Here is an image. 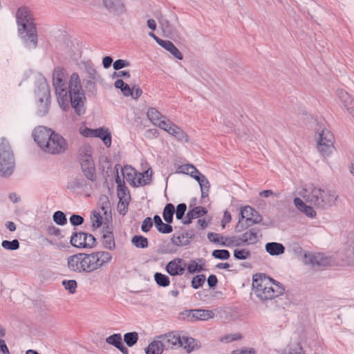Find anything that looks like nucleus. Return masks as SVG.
<instances>
[{
	"instance_id": "6e6552de",
	"label": "nucleus",
	"mask_w": 354,
	"mask_h": 354,
	"mask_svg": "<svg viewBox=\"0 0 354 354\" xmlns=\"http://www.w3.org/2000/svg\"><path fill=\"white\" fill-rule=\"evenodd\" d=\"M84 272H92L104 265L109 263L112 259L110 252L106 251L94 252L90 254L84 253Z\"/></svg>"
},
{
	"instance_id": "052dcab7",
	"label": "nucleus",
	"mask_w": 354,
	"mask_h": 354,
	"mask_svg": "<svg viewBox=\"0 0 354 354\" xmlns=\"http://www.w3.org/2000/svg\"><path fill=\"white\" fill-rule=\"evenodd\" d=\"M187 270L189 273H194L203 270L202 266L198 265L195 261H192L187 266Z\"/></svg>"
},
{
	"instance_id": "ea45409f",
	"label": "nucleus",
	"mask_w": 354,
	"mask_h": 354,
	"mask_svg": "<svg viewBox=\"0 0 354 354\" xmlns=\"http://www.w3.org/2000/svg\"><path fill=\"white\" fill-rule=\"evenodd\" d=\"M114 86L116 88L120 89L125 97H129V95H131V87L122 80H117L114 83Z\"/></svg>"
},
{
	"instance_id": "680f3d73",
	"label": "nucleus",
	"mask_w": 354,
	"mask_h": 354,
	"mask_svg": "<svg viewBox=\"0 0 354 354\" xmlns=\"http://www.w3.org/2000/svg\"><path fill=\"white\" fill-rule=\"evenodd\" d=\"M130 66L129 62L124 59H117L113 64V67L114 70L119 71L124 67H127Z\"/></svg>"
},
{
	"instance_id": "f3484780",
	"label": "nucleus",
	"mask_w": 354,
	"mask_h": 354,
	"mask_svg": "<svg viewBox=\"0 0 354 354\" xmlns=\"http://www.w3.org/2000/svg\"><path fill=\"white\" fill-rule=\"evenodd\" d=\"M260 229L257 227L251 228L244 232L241 236H238L239 246L242 245H253L259 241ZM261 235L260 234V236Z\"/></svg>"
},
{
	"instance_id": "13d9d810",
	"label": "nucleus",
	"mask_w": 354,
	"mask_h": 354,
	"mask_svg": "<svg viewBox=\"0 0 354 354\" xmlns=\"http://www.w3.org/2000/svg\"><path fill=\"white\" fill-rule=\"evenodd\" d=\"M160 24L162 29V31L165 32V34L167 35H171L174 33L173 28L167 20L161 19L160 21Z\"/></svg>"
},
{
	"instance_id": "412c9836",
	"label": "nucleus",
	"mask_w": 354,
	"mask_h": 354,
	"mask_svg": "<svg viewBox=\"0 0 354 354\" xmlns=\"http://www.w3.org/2000/svg\"><path fill=\"white\" fill-rule=\"evenodd\" d=\"M336 95L348 113L354 117V101L351 96L342 88L337 89Z\"/></svg>"
},
{
	"instance_id": "774afa93",
	"label": "nucleus",
	"mask_w": 354,
	"mask_h": 354,
	"mask_svg": "<svg viewBox=\"0 0 354 354\" xmlns=\"http://www.w3.org/2000/svg\"><path fill=\"white\" fill-rule=\"evenodd\" d=\"M129 203V202H128V201H126V203H125V201H124V203H122V201H119L118 204V209L119 213L121 215L124 216L127 214V210H128Z\"/></svg>"
},
{
	"instance_id": "0eeeda50",
	"label": "nucleus",
	"mask_w": 354,
	"mask_h": 354,
	"mask_svg": "<svg viewBox=\"0 0 354 354\" xmlns=\"http://www.w3.org/2000/svg\"><path fill=\"white\" fill-rule=\"evenodd\" d=\"M15 168V158L8 142L1 139L0 144V176L7 177L10 176Z\"/></svg>"
},
{
	"instance_id": "7c9ffc66",
	"label": "nucleus",
	"mask_w": 354,
	"mask_h": 354,
	"mask_svg": "<svg viewBox=\"0 0 354 354\" xmlns=\"http://www.w3.org/2000/svg\"><path fill=\"white\" fill-rule=\"evenodd\" d=\"M153 221L158 232L162 234H169L172 232V226L170 225L169 223H163L160 216L155 215L153 217Z\"/></svg>"
},
{
	"instance_id": "473e14b6",
	"label": "nucleus",
	"mask_w": 354,
	"mask_h": 354,
	"mask_svg": "<svg viewBox=\"0 0 354 354\" xmlns=\"http://www.w3.org/2000/svg\"><path fill=\"white\" fill-rule=\"evenodd\" d=\"M160 46L169 51L175 58L179 60L183 59V57L182 53L171 41L167 40L161 41Z\"/></svg>"
},
{
	"instance_id": "37998d69",
	"label": "nucleus",
	"mask_w": 354,
	"mask_h": 354,
	"mask_svg": "<svg viewBox=\"0 0 354 354\" xmlns=\"http://www.w3.org/2000/svg\"><path fill=\"white\" fill-rule=\"evenodd\" d=\"M154 280L161 287H167L170 284L169 278L160 272H156L154 274Z\"/></svg>"
},
{
	"instance_id": "dca6fc26",
	"label": "nucleus",
	"mask_w": 354,
	"mask_h": 354,
	"mask_svg": "<svg viewBox=\"0 0 354 354\" xmlns=\"http://www.w3.org/2000/svg\"><path fill=\"white\" fill-rule=\"evenodd\" d=\"M186 267L187 264L182 259L176 258L167 264L165 270L171 276H178L184 274Z\"/></svg>"
},
{
	"instance_id": "f257e3e1",
	"label": "nucleus",
	"mask_w": 354,
	"mask_h": 354,
	"mask_svg": "<svg viewBox=\"0 0 354 354\" xmlns=\"http://www.w3.org/2000/svg\"><path fill=\"white\" fill-rule=\"evenodd\" d=\"M67 75L64 68L59 66L54 68L53 86L57 101L62 109L66 110L71 105L75 112L81 115L85 112L86 97L80 76L77 73H72L67 85Z\"/></svg>"
},
{
	"instance_id": "bf43d9fd",
	"label": "nucleus",
	"mask_w": 354,
	"mask_h": 354,
	"mask_svg": "<svg viewBox=\"0 0 354 354\" xmlns=\"http://www.w3.org/2000/svg\"><path fill=\"white\" fill-rule=\"evenodd\" d=\"M187 210V205L185 203H180L176 207V217L178 220H181Z\"/></svg>"
},
{
	"instance_id": "4468645a",
	"label": "nucleus",
	"mask_w": 354,
	"mask_h": 354,
	"mask_svg": "<svg viewBox=\"0 0 354 354\" xmlns=\"http://www.w3.org/2000/svg\"><path fill=\"white\" fill-rule=\"evenodd\" d=\"M53 132L51 129L45 127H39L33 131L32 136L34 140L42 151L45 149V145L49 141Z\"/></svg>"
},
{
	"instance_id": "cd10ccee",
	"label": "nucleus",
	"mask_w": 354,
	"mask_h": 354,
	"mask_svg": "<svg viewBox=\"0 0 354 354\" xmlns=\"http://www.w3.org/2000/svg\"><path fill=\"white\" fill-rule=\"evenodd\" d=\"M266 251L272 256L282 254L285 252V247L279 243L270 242L266 244Z\"/></svg>"
},
{
	"instance_id": "864d4df0",
	"label": "nucleus",
	"mask_w": 354,
	"mask_h": 354,
	"mask_svg": "<svg viewBox=\"0 0 354 354\" xmlns=\"http://www.w3.org/2000/svg\"><path fill=\"white\" fill-rule=\"evenodd\" d=\"M157 125L169 134L171 131V129L174 128L173 126L176 124L166 118V119H162L160 121Z\"/></svg>"
},
{
	"instance_id": "20e7f679",
	"label": "nucleus",
	"mask_w": 354,
	"mask_h": 354,
	"mask_svg": "<svg viewBox=\"0 0 354 354\" xmlns=\"http://www.w3.org/2000/svg\"><path fill=\"white\" fill-rule=\"evenodd\" d=\"M252 287L254 294L261 300L272 299L284 292L283 286L269 277L257 279L253 277Z\"/></svg>"
},
{
	"instance_id": "e2e57ef3",
	"label": "nucleus",
	"mask_w": 354,
	"mask_h": 354,
	"mask_svg": "<svg viewBox=\"0 0 354 354\" xmlns=\"http://www.w3.org/2000/svg\"><path fill=\"white\" fill-rule=\"evenodd\" d=\"M92 227L94 229L98 228L102 225V216L99 213H95L93 216L91 218Z\"/></svg>"
},
{
	"instance_id": "f03ea898",
	"label": "nucleus",
	"mask_w": 354,
	"mask_h": 354,
	"mask_svg": "<svg viewBox=\"0 0 354 354\" xmlns=\"http://www.w3.org/2000/svg\"><path fill=\"white\" fill-rule=\"evenodd\" d=\"M19 36L24 46L30 50L37 47V30L32 13L28 7L19 8L16 13Z\"/></svg>"
},
{
	"instance_id": "4c0bfd02",
	"label": "nucleus",
	"mask_w": 354,
	"mask_h": 354,
	"mask_svg": "<svg viewBox=\"0 0 354 354\" xmlns=\"http://www.w3.org/2000/svg\"><path fill=\"white\" fill-rule=\"evenodd\" d=\"M148 118L156 125L160 122L162 119H166L165 115H162L156 109L149 108L147 111Z\"/></svg>"
},
{
	"instance_id": "6e6d98bb",
	"label": "nucleus",
	"mask_w": 354,
	"mask_h": 354,
	"mask_svg": "<svg viewBox=\"0 0 354 354\" xmlns=\"http://www.w3.org/2000/svg\"><path fill=\"white\" fill-rule=\"evenodd\" d=\"M205 281V276L204 274H198L194 277L192 281V286L194 289H198L203 285Z\"/></svg>"
},
{
	"instance_id": "f8f14e48",
	"label": "nucleus",
	"mask_w": 354,
	"mask_h": 354,
	"mask_svg": "<svg viewBox=\"0 0 354 354\" xmlns=\"http://www.w3.org/2000/svg\"><path fill=\"white\" fill-rule=\"evenodd\" d=\"M39 91L43 90V97H39L38 113L43 116L48 112L50 102V93L46 81L40 84Z\"/></svg>"
},
{
	"instance_id": "a211bd4d",
	"label": "nucleus",
	"mask_w": 354,
	"mask_h": 354,
	"mask_svg": "<svg viewBox=\"0 0 354 354\" xmlns=\"http://www.w3.org/2000/svg\"><path fill=\"white\" fill-rule=\"evenodd\" d=\"M185 313L191 322L208 320L214 315L212 310L206 309H192L187 310Z\"/></svg>"
},
{
	"instance_id": "c756f323",
	"label": "nucleus",
	"mask_w": 354,
	"mask_h": 354,
	"mask_svg": "<svg viewBox=\"0 0 354 354\" xmlns=\"http://www.w3.org/2000/svg\"><path fill=\"white\" fill-rule=\"evenodd\" d=\"M281 354H305V351L299 342H290Z\"/></svg>"
},
{
	"instance_id": "49530a36",
	"label": "nucleus",
	"mask_w": 354,
	"mask_h": 354,
	"mask_svg": "<svg viewBox=\"0 0 354 354\" xmlns=\"http://www.w3.org/2000/svg\"><path fill=\"white\" fill-rule=\"evenodd\" d=\"M178 172L193 176V173H198V169L191 164L182 165L178 168Z\"/></svg>"
},
{
	"instance_id": "5fc2aeb1",
	"label": "nucleus",
	"mask_w": 354,
	"mask_h": 354,
	"mask_svg": "<svg viewBox=\"0 0 354 354\" xmlns=\"http://www.w3.org/2000/svg\"><path fill=\"white\" fill-rule=\"evenodd\" d=\"M62 285L66 290H68L70 293H75L77 287V281L74 279L64 280Z\"/></svg>"
},
{
	"instance_id": "393cba45",
	"label": "nucleus",
	"mask_w": 354,
	"mask_h": 354,
	"mask_svg": "<svg viewBox=\"0 0 354 354\" xmlns=\"http://www.w3.org/2000/svg\"><path fill=\"white\" fill-rule=\"evenodd\" d=\"M93 137L94 138H100L104 144L107 147H109L111 145V134L110 131L107 128H98L94 129V131H93Z\"/></svg>"
},
{
	"instance_id": "3c124183",
	"label": "nucleus",
	"mask_w": 354,
	"mask_h": 354,
	"mask_svg": "<svg viewBox=\"0 0 354 354\" xmlns=\"http://www.w3.org/2000/svg\"><path fill=\"white\" fill-rule=\"evenodd\" d=\"M54 222L57 225H64L67 223V219L65 214L62 211H57L53 216Z\"/></svg>"
},
{
	"instance_id": "9b49d317",
	"label": "nucleus",
	"mask_w": 354,
	"mask_h": 354,
	"mask_svg": "<svg viewBox=\"0 0 354 354\" xmlns=\"http://www.w3.org/2000/svg\"><path fill=\"white\" fill-rule=\"evenodd\" d=\"M303 261L306 265L317 267H326L334 264L331 257L324 253L307 254L304 252Z\"/></svg>"
},
{
	"instance_id": "aec40b11",
	"label": "nucleus",
	"mask_w": 354,
	"mask_h": 354,
	"mask_svg": "<svg viewBox=\"0 0 354 354\" xmlns=\"http://www.w3.org/2000/svg\"><path fill=\"white\" fill-rule=\"evenodd\" d=\"M242 218H245L252 224L259 223L262 221L261 215L250 206H245L241 210Z\"/></svg>"
},
{
	"instance_id": "72a5a7b5",
	"label": "nucleus",
	"mask_w": 354,
	"mask_h": 354,
	"mask_svg": "<svg viewBox=\"0 0 354 354\" xmlns=\"http://www.w3.org/2000/svg\"><path fill=\"white\" fill-rule=\"evenodd\" d=\"M151 169H147L142 173H137L136 186H144L149 184L151 181Z\"/></svg>"
},
{
	"instance_id": "423d86ee",
	"label": "nucleus",
	"mask_w": 354,
	"mask_h": 354,
	"mask_svg": "<svg viewBox=\"0 0 354 354\" xmlns=\"http://www.w3.org/2000/svg\"><path fill=\"white\" fill-rule=\"evenodd\" d=\"M180 343V336L172 333L160 335L149 344L146 349V354H162L164 350L178 347Z\"/></svg>"
},
{
	"instance_id": "4d7b16f0",
	"label": "nucleus",
	"mask_w": 354,
	"mask_h": 354,
	"mask_svg": "<svg viewBox=\"0 0 354 354\" xmlns=\"http://www.w3.org/2000/svg\"><path fill=\"white\" fill-rule=\"evenodd\" d=\"M185 239L183 234L174 235L171 239V243L177 246L186 245L188 243V241Z\"/></svg>"
},
{
	"instance_id": "c9c22d12",
	"label": "nucleus",
	"mask_w": 354,
	"mask_h": 354,
	"mask_svg": "<svg viewBox=\"0 0 354 354\" xmlns=\"http://www.w3.org/2000/svg\"><path fill=\"white\" fill-rule=\"evenodd\" d=\"M82 172L88 180L95 182L96 180V172L94 162L88 164L81 167Z\"/></svg>"
},
{
	"instance_id": "69168bd1",
	"label": "nucleus",
	"mask_w": 354,
	"mask_h": 354,
	"mask_svg": "<svg viewBox=\"0 0 354 354\" xmlns=\"http://www.w3.org/2000/svg\"><path fill=\"white\" fill-rule=\"evenodd\" d=\"M142 89L138 85L134 84L131 87V95H129V96L134 100H138L142 95Z\"/></svg>"
},
{
	"instance_id": "9d476101",
	"label": "nucleus",
	"mask_w": 354,
	"mask_h": 354,
	"mask_svg": "<svg viewBox=\"0 0 354 354\" xmlns=\"http://www.w3.org/2000/svg\"><path fill=\"white\" fill-rule=\"evenodd\" d=\"M71 244L75 248H91L95 243V238L83 232H74L70 239Z\"/></svg>"
},
{
	"instance_id": "a878e982",
	"label": "nucleus",
	"mask_w": 354,
	"mask_h": 354,
	"mask_svg": "<svg viewBox=\"0 0 354 354\" xmlns=\"http://www.w3.org/2000/svg\"><path fill=\"white\" fill-rule=\"evenodd\" d=\"M200 346V345H197L195 339L185 336L180 337V343L178 345V347H183L187 353H191Z\"/></svg>"
},
{
	"instance_id": "8fccbe9b",
	"label": "nucleus",
	"mask_w": 354,
	"mask_h": 354,
	"mask_svg": "<svg viewBox=\"0 0 354 354\" xmlns=\"http://www.w3.org/2000/svg\"><path fill=\"white\" fill-rule=\"evenodd\" d=\"M202 179L203 180H201L199 185L201 191V197L203 198L208 196L210 184L205 176L202 177Z\"/></svg>"
},
{
	"instance_id": "a19ab883",
	"label": "nucleus",
	"mask_w": 354,
	"mask_h": 354,
	"mask_svg": "<svg viewBox=\"0 0 354 354\" xmlns=\"http://www.w3.org/2000/svg\"><path fill=\"white\" fill-rule=\"evenodd\" d=\"M131 243L138 248H147L149 245L148 239L141 235H136L131 239Z\"/></svg>"
},
{
	"instance_id": "7ed1b4c3",
	"label": "nucleus",
	"mask_w": 354,
	"mask_h": 354,
	"mask_svg": "<svg viewBox=\"0 0 354 354\" xmlns=\"http://www.w3.org/2000/svg\"><path fill=\"white\" fill-rule=\"evenodd\" d=\"M298 194L305 201L319 209H328L335 205L338 194L330 189L321 188L313 185L303 187Z\"/></svg>"
},
{
	"instance_id": "1a4fd4ad",
	"label": "nucleus",
	"mask_w": 354,
	"mask_h": 354,
	"mask_svg": "<svg viewBox=\"0 0 354 354\" xmlns=\"http://www.w3.org/2000/svg\"><path fill=\"white\" fill-rule=\"evenodd\" d=\"M67 149L66 140L61 135L54 131L49 141L45 145L43 151L50 154H60L64 153Z\"/></svg>"
},
{
	"instance_id": "4be33fe9",
	"label": "nucleus",
	"mask_w": 354,
	"mask_h": 354,
	"mask_svg": "<svg viewBox=\"0 0 354 354\" xmlns=\"http://www.w3.org/2000/svg\"><path fill=\"white\" fill-rule=\"evenodd\" d=\"M86 180L82 176H76L71 179L67 184V189L73 192H79L87 189Z\"/></svg>"
},
{
	"instance_id": "603ef678",
	"label": "nucleus",
	"mask_w": 354,
	"mask_h": 354,
	"mask_svg": "<svg viewBox=\"0 0 354 354\" xmlns=\"http://www.w3.org/2000/svg\"><path fill=\"white\" fill-rule=\"evenodd\" d=\"M212 255L215 258L221 260H227L230 258V252L227 250H214L212 252Z\"/></svg>"
},
{
	"instance_id": "f704fd0d",
	"label": "nucleus",
	"mask_w": 354,
	"mask_h": 354,
	"mask_svg": "<svg viewBox=\"0 0 354 354\" xmlns=\"http://www.w3.org/2000/svg\"><path fill=\"white\" fill-rule=\"evenodd\" d=\"M123 176L132 185H136V176L137 171L131 167H124L122 169Z\"/></svg>"
},
{
	"instance_id": "09e8293b",
	"label": "nucleus",
	"mask_w": 354,
	"mask_h": 354,
	"mask_svg": "<svg viewBox=\"0 0 354 354\" xmlns=\"http://www.w3.org/2000/svg\"><path fill=\"white\" fill-rule=\"evenodd\" d=\"M194 218H200L207 213L206 208L202 206H197L190 209L188 212Z\"/></svg>"
},
{
	"instance_id": "2eb2a0df",
	"label": "nucleus",
	"mask_w": 354,
	"mask_h": 354,
	"mask_svg": "<svg viewBox=\"0 0 354 354\" xmlns=\"http://www.w3.org/2000/svg\"><path fill=\"white\" fill-rule=\"evenodd\" d=\"M67 266L69 270L77 273H85L84 253H77L68 257Z\"/></svg>"
},
{
	"instance_id": "2f4dec72",
	"label": "nucleus",
	"mask_w": 354,
	"mask_h": 354,
	"mask_svg": "<svg viewBox=\"0 0 354 354\" xmlns=\"http://www.w3.org/2000/svg\"><path fill=\"white\" fill-rule=\"evenodd\" d=\"M173 127L174 128L171 129V131L169 134L174 136L178 142H189V138L187 133L176 124Z\"/></svg>"
},
{
	"instance_id": "39448f33",
	"label": "nucleus",
	"mask_w": 354,
	"mask_h": 354,
	"mask_svg": "<svg viewBox=\"0 0 354 354\" xmlns=\"http://www.w3.org/2000/svg\"><path fill=\"white\" fill-rule=\"evenodd\" d=\"M315 138L317 149L323 158L329 157L335 151V137L326 127L317 124Z\"/></svg>"
},
{
	"instance_id": "6ab92c4d",
	"label": "nucleus",
	"mask_w": 354,
	"mask_h": 354,
	"mask_svg": "<svg viewBox=\"0 0 354 354\" xmlns=\"http://www.w3.org/2000/svg\"><path fill=\"white\" fill-rule=\"evenodd\" d=\"M102 3L111 14L119 15L125 11L123 0H102Z\"/></svg>"
},
{
	"instance_id": "a18cd8bd",
	"label": "nucleus",
	"mask_w": 354,
	"mask_h": 354,
	"mask_svg": "<svg viewBox=\"0 0 354 354\" xmlns=\"http://www.w3.org/2000/svg\"><path fill=\"white\" fill-rule=\"evenodd\" d=\"M117 192L119 201H122V203H124V201L129 202L131 199V196L129 189L126 186L117 188Z\"/></svg>"
},
{
	"instance_id": "b1692460",
	"label": "nucleus",
	"mask_w": 354,
	"mask_h": 354,
	"mask_svg": "<svg viewBox=\"0 0 354 354\" xmlns=\"http://www.w3.org/2000/svg\"><path fill=\"white\" fill-rule=\"evenodd\" d=\"M296 208L305 214L308 217L314 218L316 216V212L312 206L307 205L300 198H295L293 201Z\"/></svg>"
},
{
	"instance_id": "ddd939ff",
	"label": "nucleus",
	"mask_w": 354,
	"mask_h": 354,
	"mask_svg": "<svg viewBox=\"0 0 354 354\" xmlns=\"http://www.w3.org/2000/svg\"><path fill=\"white\" fill-rule=\"evenodd\" d=\"M208 239L213 243H219L222 246L232 248L239 246L238 236H225L214 232L207 234Z\"/></svg>"
},
{
	"instance_id": "c85d7f7f",
	"label": "nucleus",
	"mask_w": 354,
	"mask_h": 354,
	"mask_svg": "<svg viewBox=\"0 0 354 354\" xmlns=\"http://www.w3.org/2000/svg\"><path fill=\"white\" fill-rule=\"evenodd\" d=\"M93 160L91 156V148L90 146H84L80 151V162L81 167L91 164Z\"/></svg>"
},
{
	"instance_id": "bb28decb",
	"label": "nucleus",
	"mask_w": 354,
	"mask_h": 354,
	"mask_svg": "<svg viewBox=\"0 0 354 354\" xmlns=\"http://www.w3.org/2000/svg\"><path fill=\"white\" fill-rule=\"evenodd\" d=\"M342 260L340 264L342 266H353L354 265V248L350 246L345 250L344 253L339 254Z\"/></svg>"
},
{
	"instance_id": "58836bf2",
	"label": "nucleus",
	"mask_w": 354,
	"mask_h": 354,
	"mask_svg": "<svg viewBox=\"0 0 354 354\" xmlns=\"http://www.w3.org/2000/svg\"><path fill=\"white\" fill-rule=\"evenodd\" d=\"M175 213L174 205L171 203H167L162 212V216L164 220L167 223H171L173 222V216Z\"/></svg>"
},
{
	"instance_id": "0e129e2a",
	"label": "nucleus",
	"mask_w": 354,
	"mask_h": 354,
	"mask_svg": "<svg viewBox=\"0 0 354 354\" xmlns=\"http://www.w3.org/2000/svg\"><path fill=\"white\" fill-rule=\"evenodd\" d=\"M153 226V221L150 217L144 219L142 223L141 230L144 232H148Z\"/></svg>"
},
{
	"instance_id": "79ce46f5",
	"label": "nucleus",
	"mask_w": 354,
	"mask_h": 354,
	"mask_svg": "<svg viewBox=\"0 0 354 354\" xmlns=\"http://www.w3.org/2000/svg\"><path fill=\"white\" fill-rule=\"evenodd\" d=\"M138 340V334L136 332H129L124 335V342L129 347L134 346Z\"/></svg>"
},
{
	"instance_id": "c03bdc74",
	"label": "nucleus",
	"mask_w": 354,
	"mask_h": 354,
	"mask_svg": "<svg viewBox=\"0 0 354 354\" xmlns=\"http://www.w3.org/2000/svg\"><path fill=\"white\" fill-rule=\"evenodd\" d=\"M234 257L237 260H246L251 256V252L248 249H235L233 252Z\"/></svg>"
},
{
	"instance_id": "338daca9",
	"label": "nucleus",
	"mask_w": 354,
	"mask_h": 354,
	"mask_svg": "<svg viewBox=\"0 0 354 354\" xmlns=\"http://www.w3.org/2000/svg\"><path fill=\"white\" fill-rule=\"evenodd\" d=\"M69 221L73 225L77 226L84 223V218L80 215L73 214L70 217Z\"/></svg>"
},
{
	"instance_id": "e433bc0d",
	"label": "nucleus",
	"mask_w": 354,
	"mask_h": 354,
	"mask_svg": "<svg viewBox=\"0 0 354 354\" xmlns=\"http://www.w3.org/2000/svg\"><path fill=\"white\" fill-rule=\"evenodd\" d=\"M103 246L110 250H113L115 248L114 236L112 232H106L102 236Z\"/></svg>"
},
{
	"instance_id": "de8ad7c7",
	"label": "nucleus",
	"mask_w": 354,
	"mask_h": 354,
	"mask_svg": "<svg viewBox=\"0 0 354 354\" xmlns=\"http://www.w3.org/2000/svg\"><path fill=\"white\" fill-rule=\"evenodd\" d=\"M1 246L8 250H16L19 248V242L17 239L12 241L4 240L1 243Z\"/></svg>"
},
{
	"instance_id": "5701e85b",
	"label": "nucleus",
	"mask_w": 354,
	"mask_h": 354,
	"mask_svg": "<svg viewBox=\"0 0 354 354\" xmlns=\"http://www.w3.org/2000/svg\"><path fill=\"white\" fill-rule=\"evenodd\" d=\"M106 342L117 348L122 354H129V350L122 343L120 333H115L106 338Z\"/></svg>"
}]
</instances>
